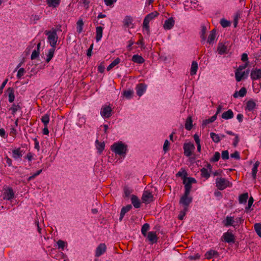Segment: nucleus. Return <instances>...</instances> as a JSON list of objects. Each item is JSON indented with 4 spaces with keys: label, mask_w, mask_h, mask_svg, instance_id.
<instances>
[{
    "label": "nucleus",
    "mask_w": 261,
    "mask_h": 261,
    "mask_svg": "<svg viewBox=\"0 0 261 261\" xmlns=\"http://www.w3.org/2000/svg\"><path fill=\"white\" fill-rule=\"evenodd\" d=\"M57 29L53 28L51 30H46L44 34L47 36V41L51 47H56L57 45L58 36L57 35Z\"/></svg>",
    "instance_id": "nucleus-1"
},
{
    "label": "nucleus",
    "mask_w": 261,
    "mask_h": 261,
    "mask_svg": "<svg viewBox=\"0 0 261 261\" xmlns=\"http://www.w3.org/2000/svg\"><path fill=\"white\" fill-rule=\"evenodd\" d=\"M111 150L116 154L124 157L126 154L127 146L122 142H118L112 145Z\"/></svg>",
    "instance_id": "nucleus-2"
},
{
    "label": "nucleus",
    "mask_w": 261,
    "mask_h": 261,
    "mask_svg": "<svg viewBox=\"0 0 261 261\" xmlns=\"http://www.w3.org/2000/svg\"><path fill=\"white\" fill-rule=\"evenodd\" d=\"M189 194L190 193L185 192L179 200V203L184 206L185 211H188V207L192 201V198L189 196Z\"/></svg>",
    "instance_id": "nucleus-3"
},
{
    "label": "nucleus",
    "mask_w": 261,
    "mask_h": 261,
    "mask_svg": "<svg viewBox=\"0 0 261 261\" xmlns=\"http://www.w3.org/2000/svg\"><path fill=\"white\" fill-rule=\"evenodd\" d=\"M229 185V181L225 178L218 177L216 179V186L220 190L226 189Z\"/></svg>",
    "instance_id": "nucleus-4"
},
{
    "label": "nucleus",
    "mask_w": 261,
    "mask_h": 261,
    "mask_svg": "<svg viewBox=\"0 0 261 261\" xmlns=\"http://www.w3.org/2000/svg\"><path fill=\"white\" fill-rule=\"evenodd\" d=\"M196 180L193 177L185 178L183 180V183L185 185V192L190 193L191 189V185L193 183H196Z\"/></svg>",
    "instance_id": "nucleus-5"
},
{
    "label": "nucleus",
    "mask_w": 261,
    "mask_h": 261,
    "mask_svg": "<svg viewBox=\"0 0 261 261\" xmlns=\"http://www.w3.org/2000/svg\"><path fill=\"white\" fill-rule=\"evenodd\" d=\"M183 149L184 151V154L186 156H190L194 150L195 149V146L191 142L185 143L184 144Z\"/></svg>",
    "instance_id": "nucleus-6"
},
{
    "label": "nucleus",
    "mask_w": 261,
    "mask_h": 261,
    "mask_svg": "<svg viewBox=\"0 0 261 261\" xmlns=\"http://www.w3.org/2000/svg\"><path fill=\"white\" fill-rule=\"evenodd\" d=\"M15 193L12 188H7L4 189L3 193V198L4 200H11L14 198Z\"/></svg>",
    "instance_id": "nucleus-7"
},
{
    "label": "nucleus",
    "mask_w": 261,
    "mask_h": 261,
    "mask_svg": "<svg viewBox=\"0 0 261 261\" xmlns=\"http://www.w3.org/2000/svg\"><path fill=\"white\" fill-rule=\"evenodd\" d=\"M25 151L21 148H15L12 150V158L16 161L20 160Z\"/></svg>",
    "instance_id": "nucleus-8"
},
{
    "label": "nucleus",
    "mask_w": 261,
    "mask_h": 261,
    "mask_svg": "<svg viewBox=\"0 0 261 261\" xmlns=\"http://www.w3.org/2000/svg\"><path fill=\"white\" fill-rule=\"evenodd\" d=\"M112 110L109 106H103L101 108L100 115L104 118H108L112 116Z\"/></svg>",
    "instance_id": "nucleus-9"
},
{
    "label": "nucleus",
    "mask_w": 261,
    "mask_h": 261,
    "mask_svg": "<svg viewBox=\"0 0 261 261\" xmlns=\"http://www.w3.org/2000/svg\"><path fill=\"white\" fill-rule=\"evenodd\" d=\"M142 200L143 202L148 204L153 200V196L151 192L148 191H144L143 192Z\"/></svg>",
    "instance_id": "nucleus-10"
},
{
    "label": "nucleus",
    "mask_w": 261,
    "mask_h": 261,
    "mask_svg": "<svg viewBox=\"0 0 261 261\" xmlns=\"http://www.w3.org/2000/svg\"><path fill=\"white\" fill-rule=\"evenodd\" d=\"M107 249V246L105 243L100 244L96 248L95 256L99 257L102 255Z\"/></svg>",
    "instance_id": "nucleus-11"
},
{
    "label": "nucleus",
    "mask_w": 261,
    "mask_h": 261,
    "mask_svg": "<svg viewBox=\"0 0 261 261\" xmlns=\"http://www.w3.org/2000/svg\"><path fill=\"white\" fill-rule=\"evenodd\" d=\"M175 24V20L173 17H169L166 19L163 25V28L166 30H170L174 27Z\"/></svg>",
    "instance_id": "nucleus-12"
},
{
    "label": "nucleus",
    "mask_w": 261,
    "mask_h": 261,
    "mask_svg": "<svg viewBox=\"0 0 261 261\" xmlns=\"http://www.w3.org/2000/svg\"><path fill=\"white\" fill-rule=\"evenodd\" d=\"M250 77L253 81L261 79V69L255 68L251 71Z\"/></svg>",
    "instance_id": "nucleus-13"
},
{
    "label": "nucleus",
    "mask_w": 261,
    "mask_h": 261,
    "mask_svg": "<svg viewBox=\"0 0 261 261\" xmlns=\"http://www.w3.org/2000/svg\"><path fill=\"white\" fill-rule=\"evenodd\" d=\"M223 238L225 242L230 243H234L235 241V239L234 235L230 232L228 231L223 234Z\"/></svg>",
    "instance_id": "nucleus-14"
},
{
    "label": "nucleus",
    "mask_w": 261,
    "mask_h": 261,
    "mask_svg": "<svg viewBox=\"0 0 261 261\" xmlns=\"http://www.w3.org/2000/svg\"><path fill=\"white\" fill-rule=\"evenodd\" d=\"M146 85L144 84L141 83L136 86V93L139 96H142L146 89Z\"/></svg>",
    "instance_id": "nucleus-15"
},
{
    "label": "nucleus",
    "mask_w": 261,
    "mask_h": 261,
    "mask_svg": "<svg viewBox=\"0 0 261 261\" xmlns=\"http://www.w3.org/2000/svg\"><path fill=\"white\" fill-rule=\"evenodd\" d=\"M148 241L151 243L153 244L157 242L158 237L155 232L150 231L148 233L147 236Z\"/></svg>",
    "instance_id": "nucleus-16"
},
{
    "label": "nucleus",
    "mask_w": 261,
    "mask_h": 261,
    "mask_svg": "<svg viewBox=\"0 0 261 261\" xmlns=\"http://www.w3.org/2000/svg\"><path fill=\"white\" fill-rule=\"evenodd\" d=\"M132 205L128 204L126 205V206H124L121 208V212H120V216L119 218L120 221H121L122 219L123 218L125 214L130 211V210L132 208Z\"/></svg>",
    "instance_id": "nucleus-17"
},
{
    "label": "nucleus",
    "mask_w": 261,
    "mask_h": 261,
    "mask_svg": "<svg viewBox=\"0 0 261 261\" xmlns=\"http://www.w3.org/2000/svg\"><path fill=\"white\" fill-rule=\"evenodd\" d=\"M216 37V31L213 30L211 31L207 40V42L210 44H213Z\"/></svg>",
    "instance_id": "nucleus-18"
},
{
    "label": "nucleus",
    "mask_w": 261,
    "mask_h": 261,
    "mask_svg": "<svg viewBox=\"0 0 261 261\" xmlns=\"http://www.w3.org/2000/svg\"><path fill=\"white\" fill-rule=\"evenodd\" d=\"M233 117V113L230 109L224 112L222 115V118L225 120L231 119Z\"/></svg>",
    "instance_id": "nucleus-19"
},
{
    "label": "nucleus",
    "mask_w": 261,
    "mask_h": 261,
    "mask_svg": "<svg viewBox=\"0 0 261 261\" xmlns=\"http://www.w3.org/2000/svg\"><path fill=\"white\" fill-rule=\"evenodd\" d=\"M56 47H51V48H50L48 50V53L46 55V62L47 63H48L54 57V55L55 53Z\"/></svg>",
    "instance_id": "nucleus-20"
},
{
    "label": "nucleus",
    "mask_w": 261,
    "mask_h": 261,
    "mask_svg": "<svg viewBox=\"0 0 261 261\" xmlns=\"http://www.w3.org/2000/svg\"><path fill=\"white\" fill-rule=\"evenodd\" d=\"M132 203L135 208H139L140 207V201L138 198L135 196L133 195L131 198Z\"/></svg>",
    "instance_id": "nucleus-21"
},
{
    "label": "nucleus",
    "mask_w": 261,
    "mask_h": 261,
    "mask_svg": "<svg viewBox=\"0 0 261 261\" xmlns=\"http://www.w3.org/2000/svg\"><path fill=\"white\" fill-rule=\"evenodd\" d=\"M218 252L214 250H210L205 254V257L207 259L212 258L214 256H218Z\"/></svg>",
    "instance_id": "nucleus-22"
},
{
    "label": "nucleus",
    "mask_w": 261,
    "mask_h": 261,
    "mask_svg": "<svg viewBox=\"0 0 261 261\" xmlns=\"http://www.w3.org/2000/svg\"><path fill=\"white\" fill-rule=\"evenodd\" d=\"M198 69V63L196 61H193L192 62L191 67L190 69V74L194 75L196 74Z\"/></svg>",
    "instance_id": "nucleus-23"
},
{
    "label": "nucleus",
    "mask_w": 261,
    "mask_h": 261,
    "mask_svg": "<svg viewBox=\"0 0 261 261\" xmlns=\"http://www.w3.org/2000/svg\"><path fill=\"white\" fill-rule=\"evenodd\" d=\"M103 28L99 26L97 27L96 29V40L97 42L99 41L102 36Z\"/></svg>",
    "instance_id": "nucleus-24"
},
{
    "label": "nucleus",
    "mask_w": 261,
    "mask_h": 261,
    "mask_svg": "<svg viewBox=\"0 0 261 261\" xmlns=\"http://www.w3.org/2000/svg\"><path fill=\"white\" fill-rule=\"evenodd\" d=\"M8 97H9V102H13L15 100V95H14V91L13 88H9L8 89Z\"/></svg>",
    "instance_id": "nucleus-25"
},
{
    "label": "nucleus",
    "mask_w": 261,
    "mask_h": 261,
    "mask_svg": "<svg viewBox=\"0 0 261 261\" xmlns=\"http://www.w3.org/2000/svg\"><path fill=\"white\" fill-rule=\"evenodd\" d=\"M245 75V72L243 71H240L239 70H236L235 72V77L236 81L239 82H240L242 79L244 77Z\"/></svg>",
    "instance_id": "nucleus-26"
},
{
    "label": "nucleus",
    "mask_w": 261,
    "mask_h": 261,
    "mask_svg": "<svg viewBox=\"0 0 261 261\" xmlns=\"http://www.w3.org/2000/svg\"><path fill=\"white\" fill-rule=\"evenodd\" d=\"M21 106L19 103H13L12 107L10 108V110L12 111V114L14 116L16 112L21 110Z\"/></svg>",
    "instance_id": "nucleus-27"
},
{
    "label": "nucleus",
    "mask_w": 261,
    "mask_h": 261,
    "mask_svg": "<svg viewBox=\"0 0 261 261\" xmlns=\"http://www.w3.org/2000/svg\"><path fill=\"white\" fill-rule=\"evenodd\" d=\"M256 103L253 100H249L246 103L245 110L248 111H252L255 108Z\"/></svg>",
    "instance_id": "nucleus-28"
},
{
    "label": "nucleus",
    "mask_w": 261,
    "mask_h": 261,
    "mask_svg": "<svg viewBox=\"0 0 261 261\" xmlns=\"http://www.w3.org/2000/svg\"><path fill=\"white\" fill-rule=\"evenodd\" d=\"M132 60L136 63L141 64L144 62V59L141 56L138 55H134L132 57Z\"/></svg>",
    "instance_id": "nucleus-29"
},
{
    "label": "nucleus",
    "mask_w": 261,
    "mask_h": 261,
    "mask_svg": "<svg viewBox=\"0 0 261 261\" xmlns=\"http://www.w3.org/2000/svg\"><path fill=\"white\" fill-rule=\"evenodd\" d=\"M152 17H145L143 22V28L147 33L149 32V23Z\"/></svg>",
    "instance_id": "nucleus-30"
},
{
    "label": "nucleus",
    "mask_w": 261,
    "mask_h": 261,
    "mask_svg": "<svg viewBox=\"0 0 261 261\" xmlns=\"http://www.w3.org/2000/svg\"><path fill=\"white\" fill-rule=\"evenodd\" d=\"M259 165V162L258 161H256L255 164L253 165V167L252 168L251 174L253 178L255 179L256 176V173L257 172V168Z\"/></svg>",
    "instance_id": "nucleus-31"
},
{
    "label": "nucleus",
    "mask_w": 261,
    "mask_h": 261,
    "mask_svg": "<svg viewBox=\"0 0 261 261\" xmlns=\"http://www.w3.org/2000/svg\"><path fill=\"white\" fill-rule=\"evenodd\" d=\"M95 143L98 152L100 154L105 148V144L104 142H99L98 140H96Z\"/></svg>",
    "instance_id": "nucleus-32"
},
{
    "label": "nucleus",
    "mask_w": 261,
    "mask_h": 261,
    "mask_svg": "<svg viewBox=\"0 0 261 261\" xmlns=\"http://www.w3.org/2000/svg\"><path fill=\"white\" fill-rule=\"evenodd\" d=\"M227 46L222 43H219L218 46L217 50L219 54L223 55L226 52Z\"/></svg>",
    "instance_id": "nucleus-33"
},
{
    "label": "nucleus",
    "mask_w": 261,
    "mask_h": 261,
    "mask_svg": "<svg viewBox=\"0 0 261 261\" xmlns=\"http://www.w3.org/2000/svg\"><path fill=\"white\" fill-rule=\"evenodd\" d=\"M234 218L233 217L227 216L224 224L225 226H232L234 223Z\"/></svg>",
    "instance_id": "nucleus-34"
},
{
    "label": "nucleus",
    "mask_w": 261,
    "mask_h": 261,
    "mask_svg": "<svg viewBox=\"0 0 261 261\" xmlns=\"http://www.w3.org/2000/svg\"><path fill=\"white\" fill-rule=\"evenodd\" d=\"M84 22L82 19H80L76 22V31L80 34L83 31Z\"/></svg>",
    "instance_id": "nucleus-35"
},
{
    "label": "nucleus",
    "mask_w": 261,
    "mask_h": 261,
    "mask_svg": "<svg viewBox=\"0 0 261 261\" xmlns=\"http://www.w3.org/2000/svg\"><path fill=\"white\" fill-rule=\"evenodd\" d=\"M201 175L202 177H204L206 179L210 177V171L205 168H202L200 170Z\"/></svg>",
    "instance_id": "nucleus-36"
},
{
    "label": "nucleus",
    "mask_w": 261,
    "mask_h": 261,
    "mask_svg": "<svg viewBox=\"0 0 261 261\" xmlns=\"http://www.w3.org/2000/svg\"><path fill=\"white\" fill-rule=\"evenodd\" d=\"M124 25L128 28H133V19L132 17H126L123 20Z\"/></svg>",
    "instance_id": "nucleus-37"
},
{
    "label": "nucleus",
    "mask_w": 261,
    "mask_h": 261,
    "mask_svg": "<svg viewBox=\"0 0 261 261\" xmlns=\"http://www.w3.org/2000/svg\"><path fill=\"white\" fill-rule=\"evenodd\" d=\"M41 120L43 123L44 126H47L49 121V115L48 114L43 115L41 117Z\"/></svg>",
    "instance_id": "nucleus-38"
},
{
    "label": "nucleus",
    "mask_w": 261,
    "mask_h": 261,
    "mask_svg": "<svg viewBox=\"0 0 261 261\" xmlns=\"http://www.w3.org/2000/svg\"><path fill=\"white\" fill-rule=\"evenodd\" d=\"M210 137L212 140L215 143H219L221 141V136L215 133H211Z\"/></svg>",
    "instance_id": "nucleus-39"
},
{
    "label": "nucleus",
    "mask_w": 261,
    "mask_h": 261,
    "mask_svg": "<svg viewBox=\"0 0 261 261\" xmlns=\"http://www.w3.org/2000/svg\"><path fill=\"white\" fill-rule=\"evenodd\" d=\"M192 126V120L191 117L189 116L185 123V128L187 130H190Z\"/></svg>",
    "instance_id": "nucleus-40"
},
{
    "label": "nucleus",
    "mask_w": 261,
    "mask_h": 261,
    "mask_svg": "<svg viewBox=\"0 0 261 261\" xmlns=\"http://www.w3.org/2000/svg\"><path fill=\"white\" fill-rule=\"evenodd\" d=\"M248 195L247 193H243L240 195L239 201L240 203H244L246 202Z\"/></svg>",
    "instance_id": "nucleus-41"
},
{
    "label": "nucleus",
    "mask_w": 261,
    "mask_h": 261,
    "mask_svg": "<svg viewBox=\"0 0 261 261\" xmlns=\"http://www.w3.org/2000/svg\"><path fill=\"white\" fill-rule=\"evenodd\" d=\"M58 249L64 250L65 247L67 246V243L63 240H59L57 242Z\"/></svg>",
    "instance_id": "nucleus-42"
},
{
    "label": "nucleus",
    "mask_w": 261,
    "mask_h": 261,
    "mask_svg": "<svg viewBox=\"0 0 261 261\" xmlns=\"http://www.w3.org/2000/svg\"><path fill=\"white\" fill-rule=\"evenodd\" d=\"M47 4L50 7H56L60 2V0H46Z\"/></svg>",
    "instance_id": "nucleus-43"
},
{
    "label": "nucleus",
    "mask_w": 261,
    "mask_h": 261,
    "mask_svg": "<svg viewBox=\"0 0 261 261\" xmlns=\"http://www.w3.org/2000/svg\"><path fill=\"white\" fill-rule=\"evenodd\" d=\"M216 119H217L216 115H214V116H212L210 118L203 120V125H206L207 124L212 123V122H214L216 120Z\"/></svg>",
    "instance_id": "nucleus-44"
},
{
    "label": "nucleus",
    "mask_w": 261,
    "mask_h": 261,
    "mask_svg": "<svg viewBox=\"0 0 261 261\" xmlns=\"http://www.w3.org/2000/svg\"><path fill=\"white\" fill-rule=\"evenodd\" d=\"M149 228V225L148 223H145L141 228V232L144 236L147 235L146 232Z\"/></svg>",
    "instance_id": "nucleus-45"
},
{
    "label": "nucleus",
    "mask_w": 261,
    "mask_h": 261,
    "mask_svg": "<svg viewBox=\"0 0 261 261\" xmlns=\"http://www.w3.org/2000/svg\"><path fill=\"white\" fill-rule=\"evenodd\" d=\"M206 31V28L205 26H202L201 27V30L200 32V38L201 39V42L204 41L205 40L206 37L205 36V34Z\"/></svg>",
    "instance_id": "nucleus-46"
},
{
    "label": "nucleus",
    "mask_w": 261,
    "mask_h": 261,
    "mask_svg": "<svg viewBox=\"0 0 261 261\" xmlns=\"http://www.w3.org/2000/svg\"><path fill=\"white\" fill-rule=\"evenodd\" d=\"M220 158V153L219 152H216L214 156L210 159L212 162H218Z\"/></svg>",
    "instance_id": "nucleus-47"
},
{
    "label": "nucleus",
    "mask_w": 261,
    "mask_h": 261,
    "mask_svg": "<svg viewBox=\"0 0 261 261\" xmlns=\"http://www.w3.org/2000/svg\"><path fill=\"white\" fill-rule=\"evenodd\" d=\"M220 23L223 28L228 27L230 25V22L224 18L221 20Z\"/></svg>",
    "instance_id": "nucleus-48"
},
{
    "label": "nucleus",
    "mask_w": 261,
    "mask_h": 261,
    "mask_svg": "<svg viewBox=\"0 0 261 261\" xmlns=\"http://www.w3.org/2000/svg\"><path fill=\"white\" fill-rule=\"evenodd\" d=\"M133 94V91L130 90L124 91L123 92V95L127 99H130Z\"/></svg>",
    "instance_id": "nucleus-49"
},
{
    "label": "nucleus",
    "mask_w": 261,
    "mask_h": 261,
    "mask_svg": "<svg viewBox=\"0 0 261 261\" xmlns=\"http://www.w3.org/2000/svg\"><path fill=\"white\" fill-rule=\"evenodd\" d=\"M25 70L23 68H20L18 72H17V77L18 79H20L22 76H23L25 73Z\"/></svg>",
    "instance_id": "nucleus-50"
},
{
    "label": "nucleus",
    "mask_w": 261,
    "mask_h": 261,
    "mask_svg": "<svg viewBox=\"0 0 261 261\" xmlns=\"http://www.w3.org/2000/svg\"><path fill=\"white\" fill-rule=\"evenodd\" d=\"M42 169L39 170L37 171H36L35 173L33 174L31 176H30L28 178V181H31V180L33 179L37 176L39 175L42 172Z\"/></svg>",
    "instance_id": "nucleus-51"
},
{
    "label": "nucleus",
    "mask_w": 261,
    "mask_h": 261,
    "mask_svg": "<svg viewBox=\"0 0 261 261\" xmlns=\"http://www.w3.org/2000/svg\"><path fill=\"white\" fill-rule=\"evenodd\" d=\"M39 54H40V51L39 50H37L36 49L34 50L32 54H31V59L32 60H34V59H35L36 58H37V57H39Z\"/></svg>",
    "instance_id": "nucleus-52"
},
{
    "label": "nucleus",
    "mask_w": 261,
    "mask_h": 261,
    "mask_svg": "<svg viewBox=\"0 0 261 261\" xmlns=\"http://www.w3.org/2000/svg\"><path fill=\"white\" fill-rule=\"evenodd\" d=\"M238 92L239 96L241 97H244L246 94V89L245 88H242Z\"/></svg>",
    "instance_id": "nucleus-53"
},
{
    "label": "nucleus",
    "mask_w": 261,
    "mask_h": 261,
    "mask_svg": "<svg viewBox=\"0 0 261 261\" xmlns=\"http://www.w3.org/2000/svg\"><path fill=\"white\" fill-rule=\"evenodd\" d=\"M222 158L223 160H227L229 159V152L227 150L222 151Z\"/></svg>",
    "instance_id": "nucleus-54"
},
{
    "label": "nucleus",
    "mask_w": 261,
    "mask_h": 261,
    "mask_svg": "<svg viewBox=\"0 0 261 261\" xmlns=\"http://www.w3.org/2000/svg\"><path fill=\"white\" fill-rule=\"evenodd\" d=\"M169 142L168 140H166L164 145H163V150L165 152H166L169 150Z\"/></svg>",
    "instance_id": "nucleus-55"
},
{
    "label": "nucleus",
    "mask_w": 261,
    "mask_h": 261,
    "mask_svg": "<svg viewBox=\"0 0 261 261\" xmlns=\"http://www.w3.org/2000/svg\"><path fill=\"white\" fill-rule=\"evenodd\" d=\"M230 156L232 158L236 159L237 160H239L240 159V154L238 151H235L234 153H231L230 154Z\"/></svg>",
    "instance_id": "nucleus-56"
},
{
    "label": "nucleus",
    "mask_w": 261,
    "mask_h": 261,
    "mask_svg": "<svg viewBox=\"0 0 261 261\" xmlns=\"http://www.w3.org/2000/svg\"><path fill=\"white\" fill-rule=\"evenodd\" d=\"M254 229L256 233L261 231V224L259 223H255L254 224Z\"/></svg>",
    "instance_id": "nucleus-57"
},
{
    "label": "nucleus",
    "mask_w": 261,
    "mask_h": 261,
    "mask_svg": "<svg viewBox=\"0 0 261 261\" xmlns=\"http://www.w3.org/2000/svg\"><path fill=\"white\" fill-rule=\"evenodd\" d=\"M117 0H104L105 4L108 6H111Z\"/></svg>",
    "instance_id": "nucleus-58"
},
{
    "label": "nucleus",
    "mask_w": 261,
    "mask_h": 261,
    "mask_svg": "<svg viewBox=\"0 0 261 261\" xmlns=\"http://www.w3.org/2000/svg\"><path fill=\"white\" fill-rule=\"evenodd\" d=\"M124 194H125V196L126 197H128L131 193H132V190H130L127 187H125L124 188Z\"/></svg>",
    "instance_id": "nucleus-59"
},
{
    "label": "nucleus",
    "mask_w": 261,
    "mask_h": 261,
    "mask_svg": "<svg viewBox=\"0 0 261 261\" xmlns=\"http://www.w3.org/2000/svg\"><path fill=\"white\" fill-rule=\"evenodd\" d=\"M253 202V198L251 197L249 198L248 201V206L246 207V210H249L251 205H252V203Z\"/></svg>",
    "instance_id": "nucleus-60"
},
{
    "label": "nucleus",
    "mask_w": 261,
    "mask_h": 261,
    "mask_svg": "<svg viewBox=\"0 0 261 261\" xmlns=\"http://www.w3.org/2000/svg\"><path fill=\"white\" fill-rule=\"evenodd\" d=\"M187 211H185V208H184L183 211L180 212V214L178 215V218L179 220H182L184 219V217H185Z\"/></svg>",
    "instance_id": "nucleus-61"
},
{
    "label": "nucleus",
    "mask_w": 261,
    "mask_h": 261,
    "mask_svg": "<svg viewBox=\"0 0 261 261\" xmlns=\"http://www.w3.org/2000/svg\"><path fill=\"white\" fill-rule=\"evenodd\" d=\"M16 134H17L16 129L14 127H12L10 129V135L11 136H12V137H15V136L16 135Z\"/></svg>",
    "instance_id": "nucleus-62"
},
{
    "label": "nucleus",
    "mask_w": 261,
    "mask_h": 261,
    "mask_svg": "<svg viewBox=\"0 0 261 261\" xmlns=\"http://www.w3.org/2000/svg\"><path fill=\"white\" fill-rule=\"evenodd\" d=\"M8 81V79H6L1 85L0 87V95L3 93V89L5 87L6 84L7 83Z\"/></svg>",
    "instance_id": "nucleus-63"
},
{
    "label": "nucleus",
    "mask_w": 261,
    "mask_h": 261,
    "mask_svg": "<svg viewBox=\"0 0 261 261\" xmlns=\"http://www.w3.org/2000/svg\"><path fill=\"white\" fill-rule=\"evenodd\" d=\"M120 62V59L119 58H117L115 59L112 63L111 64L114 66V67L118 65Z\"/></svg>",
    "instance_id": "nucleus-64"
}]
</instances>
